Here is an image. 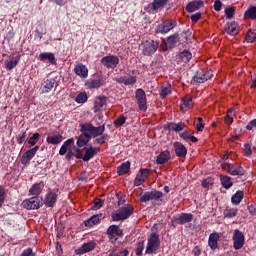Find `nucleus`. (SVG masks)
Here are the masks:
<instances>
[{
  "instance_id": "obj_1",
  "label": "nucleus",
  "mask_w": 256,
  "mask_h": 256,
  "mask_svg": "<svg viewBox=\"0 0 256 256\" xmlns=\"http://www.w3.org/2000/svg\"><path fill=\"white\" fill-rule=\"evenodd\" d=\"M59 155H66V161H71L73 157H76V159H81L83 161V154L81 153V148H79V146H75V138H70L62 144L59 150Z\"/></svg>"
},
{
  "instance_id": "obj_2",
  "label": "nucleus",
  "mask_w": 256,
  "mask_h": 256,
  "mask_svg": "<svg viewBox=\"0 0 256 256\" xmlns=\"http://www.w3.org/2000/svg\"><path fill=\"white\" fill-rule=\"evenodd\" d=\"M135 209L133 208L132 205L126 204L122 207H120L118 210H116L114 213L111 215L112 221H125L133 215V212Z\"/></svg>"
},
{
  "instance_id": "obj_3",
  "label": "nucleus",
  "mask_w": 256,
  "mask_h": 256,
  "mask_svg": "<svg viewBox=\"0 0 256 256\" xmlns=\"http://www.w3.org/2000/svg\"><path fill=\"white\" fill-rule=\"evenodd\" d=\"M81 133H88L91 138L95 139L97 137H101V135L105 134V124L100 125L98 127L93 126L91 123H85L80 125Z\"/></svg>"
},
{
  "instance_id": "obj_4",
  "label": "nucleus",
  "mask_w": 256,
  "mask_h": 256,
  "mask_svg": "<svg viewBox=\"0 0 256 256\" xmlns=\"http://www.w3.org/2000/svg\"><path fill=\"white\" fill-rule=\"evenodd\" d=\"M140 47L144 57H153L159 49V40H146L141 43Z\"/></svg>"
},
{
  "instance_id": "obj_5",
  "label": "nucleus",
  "mask_w": 256,
  "mask_h": 256,
  "mask_svg": "<svg viewBox=\"0 0 256 256\" xmlns=\"http://www.w3.org/2000/svg\"><path fill=\"white\" fill-rule=\"evenodd\" d=\"M159 247H161V240L159 239V234L152 233L148 238L145 254L153 255L157 253V251H159Z\"/></svg>"
},
{
  "instance_id": "obj_6",
  "label": "nucleus",
  "mask_w": 256,
  "mask_h": 256,
  "mask_svg": "<svg viewBox=\"0 0 256 256\" xmlns=\"http://www.w3.org/2000/svg\"><path fill=\"white\" fill-rule=\"evenodd\" d=\"M23 209H27V211H35L37 209H41L43 207V198L39 196H33L31 198L25 199L22 201Z\"/></svg>"
},
{
  "instance_id": "obj_7",
  "label": "nucleus",
  "mask_w": 256,
  "mask_h": 256,
  "mask_svg": "<svg viewBox=\"0 0 256 256\" xmlns=\"http://www.w3.org/2000/svg\"><path fill=\"white\" fill-rule=\"evenodd\" d=\"M222 169L227 171L229 175L232 177H243L245 175V169L241 167L239 164H231L229 162L222 163Z\"/></svg>"
},
{
  "instance_id": "obj_8",
  "label": "nucleus",
  "mask_w": 256,
  "mask_h": 256,
  "mask_svg": "<svg viewBox=\"0 0 256 256\" xmlns=\"http://www.w3.org/2000/svg\"><path fill=\"white\" fill-rule=\"evenodd\" d=\"M175 27H177V21L168 19L158 24L155 28V31L156 33H162L165 35V33H169V31L175 29Z\"/></svg>"
},
{
  "instance_id": "obj_9",
  "label": "nucleus",
  "mask_w": 256,
  "mask_h": 256,
  "mask_svg": "<svg viewBox=\"0 0 256 256\" xmlns=\"http://www.w3.org/2000/svg\"><path fill=\"white\" fill-rule=\"evenodd\" d=\"M135 99L139 109L145 113V111H147V94H145V90L141 88L137 89L135 92Z\"/></svg>"
},
{
  "instance_id": "obj_10",
  "label": "nucleus",
  "mask_w": 256,
  "mask_h": 256,
  "mask_svg": "<svg viewBox=\"0 0 256 256\" xmlns=\"http://www.w3.org/2000/svg\"><path fill=\"white\" fill-rule=\"evenodd\" d=\"M232 240L233 248L236 249V251H239V249H243V245H245V234L239 229H235Z\"/></svg>"
},
{
  "instance_id": "obj_11",
  "label": "nucleus",
  "mask_w": 256,
  "mask_h": 256,
  "mask_svg": "<svg viewBox=\"0 0 256 256\" xmlns=\"http://www.w3.org/2000/svg\"><path fill=\"white\" fill-rule=\"evenodd\" d=\"M209 79H213V73L203 69L198 70L193 76V81L195 83H205V81H209Z\"/></svg>"
},
{
  "instance_id": "obj_12",
  "label": "nucleus",
  "mask_w": 256,
  "mask_h": 256,
  "mask_svg": "<svg viewBox=\"0 0 256 256\" xmlns=\"http://www.w3.org/2000/svg\"><path fill=\"white\" fill-rule=\"evenodd\" d=\"M107 235L109 240L114 243V241H117L116 237H123V230L117 225H111L107 229Z\"/></svg>"
},
{
  "instance_id": "obj_13",
  "label": "nucleus",
  "mask_w": 256,
  "mask_h": 256,
  "mask_svg": "<svg viewBox=\"0 0 256 256\" xmlns=\"http://www.w3.org/2000/svg\"><path fill=\"white\" fill-rule=\"evenodd\" d=\"M37 151H39V145L34 146L33 148L27 150L21 157L20 162L22 165H29L31 159L37 155Z\"/></svg>"
},
{
  "instance_id": "obj_14",
  "label": "nucleus",
  "mask_w": 256,
  "mask_h": 256,
  "mask_svg": "<svg viewBox=\"0 0 256 256\" xmlns=\"http://www.w3.org/2000/svg\"><path fill=\"white\" fill-rule=\"evenodd\" d=\"M101 63L104 67H107V69H115V67L119 65V57L114 55L105 56L101 59Z\"/></svg>"
},
{
  "instance_id": "obj_15",
  "label": "nucleus",
  "mask_w": 256,
  "mask_h": 256,
  "mask_svg": "<svg viewBox=\"0 0 256 256\" xmlns=\"http://www.w3.org/2000/svg\"><path fill=\"white\" fill-rule=\"evenodd\" d=\"M99 151H101V148L95 147L93 144H89L83 156L84 163H89V161H91V159H93V157H95Z\"/></svg>"
},
{
  "instance_id": "obj_16",
  "label": "nucleus",
  "mask_w": 256,
  "mask_h": 256,
  "mask_svg": "<svg viewBox=\"0 0 256 256\" xmlns=\"http://www.w3.org/2000/svg\"><path fill=\"white\" fill-rule=\"evenodd\" d=\"M107 81L105 76H99L98 79H89L86 83L88 89H99V87H103Z\"/></svg>"
},
{
  "instance_id": "obj_17",
  "label": "nucleus",
  "mask_w": 256,
  "mask_h": 256,
  "mask_svg": "<svg viewBox=\"0 0 256 256\" xmlns=\"http://www.w3.org/2000/svg\"><path fill=\"white\" fill-rule=\"evenodd\" d=\"M57 193L50 191L48 192L43 200V205H45V207H55V204L57 203Z\"/></svg>"
},
{
  "instance_id": "obj_18",
  "label": "nucleus",
  "mask_w": 256,
  "mask_h": 256,
  "mask_svg": "<svg viewBox=\"0 0 256 256\" xmlns=\"http://www.w3.org/2000/svg\"><path fill=\"white\" fill-rule=\"evenodd\" d=\"M219 239H221V236L217 232H213L209 235L208 246L212 251L219 249Z\"/></svg>"
},
{
  "instance_id": "obj_19",
  "label": "nucleus",
  "mask_w": 256,
  "mask_h": 256,
  "mask_svg": "<svg viewBox=\"0 0 256 256\" xmlns=\"http://www.w3.org/2000/svg\"><path fill=\"white\" fill-rule=\"evenodd\" d=\"M96 246L97 244H95L93 241L84 243L80 248L76 249V255H85V253H91Z\"/></svg>"
},
{
  "instance_id": "obj_20",
  "label": "nucleus",
  "mask_w": 256,
  "mask_h": 256,
  "mask_svg": "<svg viewBox=\"0 0 256 256\" xmlns=\"http://www.w3.org/2000/svg\"><path fill=\"white\" fill-rule=\"evenodd\" d=\"M173 148H174L176 157H180L181 159L187 157V147H185L183 143L174 142Z\"/></svg>"
},
{
  "instance_id": "obj_21",
  "label": "nucleus",
  "mask_w": 256,
  "mask_h": 256,
  "mask_svg": "<svg viewBox=\"0 0 256 256\" xmlns=\"http://www.w3.org/2000/svg\"><path fill=\"white\" fill-rule=\"evenodd\" d=\"M115 81L120 85H125L126 87H129L137 83V76H130L128 78L127 76H121L119 78H115Z\"/></svg>"
},
{
  "instance_id": "obj_22",
  "label": "nucleus",
  "mask_w": 256,
  "mask_h": 256,
  "mask_svg": "<svg viewBox=\"0 0 256 256\" xmlns=\"http://www.w3.org/2000/svg\"><path fill=\"white\" fill-rule=\"evenodd\" d=\"M205 2H203V0H195L192 2H189L186 5V11L188 13H195V11H199V9H201V7H204Z\"/></svg>"
},
{
  "instance_id": "obj_23",
  "label": "nucleus",
  "mask_w": 256,
  "mask_h": 256,
  "mask_svg": "<svg viewBox=\"0 0 256 256\" xmlns=\"http://www.w3.org/2000/svg\"><path fill=\"white\" fill-rule=\"evenodd\" d=\"M193 59V54L189 50H184L177 54L176 61L177 63H189Z\"/></svg>"
},
{
  "instance_id": "obj_24",
  "label": "nucleus",
  "mask_w": 256,
  "mask_h": 256,
  "mask_svg": "<svg viewBox=\"0 0 256 256\" xmlns=\"http://www.w3.org/2000/svg\"><path fill=\"white\" fill-rule=\"evenodd\" d=\"M171 160V152L169 150L162 151L156 158L157 165H165Z\"/></svg>"
},
{
  "instance_id": "obj_25",
  "label": "nucleus",
  "mask_w": 256,
  "mask_h": 256,
  "mask_svg": "<svg viewBox=\"0 0 256 256\" xmlns=\"http://www.w3.org/2000/svg\"><path fill=\"white\" fill-rule=\"evenodd\" d=\"M90 141H91V135L88 132H82V134H80L77 137L76 145L79 148L85 147V145H87Z\"/></svg>"
},
{
  "instance_id": "obj_26",
  "label": "nucleus",
  "mask_w": 256,
  "mask_h": 256,
  "mask_svg": "<svg viewBox=\"0 0 256 256\" xmlns=\"http://www.w3.org/2000/svg\"><path fill=\"white\" fill-rule=\"evenodd\" d=\"M56 80L54 78L46 79L41 84V92L42 93H51L53 91V87H55Z\"/></svg>"
},
{
  "instance_id": "obj_27",
  "label": "nucleus",
  "mask_w": 256,
  "mask_h": 256,
  "mask_svg": "<svg viewBox=\"0 0 256 256\" xmlns=\"http://www.w3.org/2000/svg\"><path fill=\"white\" fill-rule=\"evenodd\" d=\"M164 129H166L167 131H175V133H179V131H183L185 129V123L170 122L164 126Z\"/></svg>"
},
{
  "instance_id": "obj_28",
  "label": "nucleus",
  "mask_w": 256,
  "mask_h": 256,
  "mask_svg": "<svg viewBox=\"0 0 256 256\" xmlns=\"http://www.w3.org/2000/svg\"><path fill=\"white\" fill-rule=\"evenodd\" d=\"M19 61H21V55H17L16 57L10 58V60L5 61V69L7 71H13L19 65Z\"/></svg>"
},
{
  "instance_id": "obj_29",
  "label": "nucleus",
  "mask_w": 256,
  "mask_h": 256,
  "mask_svg": "<svg viewBox=\"0 0 256 256\" xmlns=\"http://www.w3.org/2000/svg\"><path fill=\"white\" fill-rule=\"evenodd\" d=\"M181 102L180 109L183 113H186V111L193 107V98L190 95H186Z\"/></svg>"
},
{
  "instance_id": "obj_30",
  "label": "nucleus",
  "mask_w": 256,
  "mask_h": 256,
  "mask_svg": "<svg viewBox=\"0 0 256 256\" xmlns=\"http://www.w3.org/2000/svg\"><path fill=\"white\" fill-rule=\"evenodd\" d=\"M74 73H76L78 77H81L82 79H87V77H89V70L83 64L76 65L74 68Z\"/></svg>"
},
{
  "instance_id": "obj_31",
  "label": "nucleus",
  "mask_w": 256,
  "mask_h": 256,
  "mask_svg": "<svg viewBox=\"0 0 256 256\" xmlns=\"http://www.w3.org/2000/svg\"><path fill=\"white\" fill-rule=\"evenodd\" d=\"M40 61H49L51 65H57V60L55 59V54L51 52H43L39 54Z\"/></svg>"
},
{
  "instance_id": "obj_32",
  "label": "nucleus",
  "mask_w": 256,
  "mask_h": 256,
  "mask_svg": "<svg viewBox=\"0 0 256 256\" xmlns=\"http://www.w3.org/2000/svg\"><path fill=\"white\" fill-rule=\"evenodd\" d=\"M107 103V97L99 96L94 101V113H99L100 109H103V105Z\"/></svg>"
},
{
  "instance_id": "obj_33",
  "label": "nucleus",
  "mask_w": 256,
  "mask_h": 256,
  "mask_svg": "<svg viewBox=\"0 0 256 256\" xmlns=\"http://www.w3.org/2000/svg\"><path fill=\"white\" fill-rule=\"evenodd\" d=\"M43 191V183H35L29 190V194L33 197H39Z\"/></svg>"
},
{
  "instance_id": "obj_34",
  "label": "nucleus",
  "mask_w": 256,
  "mask_h": 256,
  "mask_svg": "<svg viewBox=\"0 0 256 256\" xmlns=\"http://www.w3.org/2000/svg\"><path fill=\"white\" fill-rule=\"evenodd\" d=\"M131 170V162L127 161L122 163L117 168V174L121 177L122 175H127L129 171Z\"/></svg>"
},
{
  "instance_id": "obj_35",
  "label": "nucleus",
  "mask_w": 256,
  "mask_h": 256,
  "mask_svg": "<svg viewBox=\"0 0 256 256\" xmlns=\"http://www.w3.org/2000/svg\"><path fill=\"white\" fill-rule=\"evenodd\" d=\"M220 182L224 189H231L233 187V180L230 176L220 175Z\"/></svg>"
},
{
  "instance_id": "obj_36",
  "label": "nucleus",
  "mask_w": 256,
  "mask_h": 256,
  "mask_svg": "<svg viewBox=\"0 0 256 256\" xmlns=\"http://www.w3.org/2000/svg\"><path fill=\"white\" fill-rule=\"evenodd\" d=\"M224 31L228 33V35H237L239 33V30H237V23H227L224 27Z\"/></svg>"
},
{
  "instance_id": "obj_37",
  "label": "nucleus",
  "mask_w": 256,
  "mask_h": 256,
  "mask_svg": "<svg viewBox=\"0 0 256 256\" xmlns=\"http://www.w3.org/2000/svg\"><path fill=\"white\" fill-rule=\"evenodd\" d=\"M177 41H179V34L175 33L167 38L166 47L173 49L177 45Z\"/></svg>"
},
{
  "instance_id": "obj_38",
  "label": "nucleus",
  "mask_w": 256,
  "mask_h": 256,
  "mask_svg": "<svg viewBox=\"0 0 256 256\" xmlns=\"http://www.w3.org/2000/svg\"><path fill=\"white\" fill-rule=\"evenodd\" d=\"M63 141V136L61 134L53 135V136H47L46 142L49 145H59Z\"/></svg>"
},
{
  "instance_id": "obj_39",
  "label": "nucleus",
  "mask_w": 256,
  "mask_h": 256,
  "mask_svg": "<svg viewBox=\"0 0 256 256\" xmlns=\"http://www.w3.org/2000/svg\"><path fill=\"white\" fill-rule=\"evenodd\" d=\"M243 197H245V193L241 190H238L231 198L232 205H239V203L243 201Z\"/></svg>"
},
{
  "instance_id": "obj_40",
  "label": "nucleus",
  "mask_w": 256,
  "mask_h": 256,
  "mask_svg": "<svg viewBox=\"0 0 256 256\" xmlns=\"http://www.w3.org/2000/svg\"><path fill=\"white\" fill-rule=\"evenodd\" d=\"M180 225H185V223H191L193 221V214L191 213H182L178 215Z\"/></svg>"
},
{
  "instance_id": "obj_41",
  "label": "nucleus",
  "mask_w": 256,
  "mask_h": 256,
  "mask_svg": "<svg viewBox=\"0 0 256 256\" xmlns=\"http://www.w3.org/2000/svg\"><path fill=\"white\" fill-rule=\"evenodd\" d=\"M159 95L161 99H166L168 95H171V84L162 85Z\"/></svg>"
},
{
  "instance_id": "obj_42",
  "label": "nucleus",
  "mask_w": 256,
  "mask_h": 256,
  "mask_svg": "<svg viewBox=\"0 0 256 256\" xmlns=\"http://www.w3.org/2000/svg\"><path fill=\"white\" fill-rule=\"evenodd\" d=\"M109 141V134L104 133L93 140V145H104Z\"/></svg>"
},
{
  "instance_id": "obj_43",
  "label": "nucleus",
  "mask_w": 256,
  "mask_h": 256,
  "mask_svg": "<svg viewBox=\"0 0 256 256\" xmlns=\"http://www.w3.org/2000/svg\"><path fill=\"white\" fill-rule=\"evenodd\" d=\"M169 3V0H153L152 9L153 11H159L162 7H165Z\"/></svg>"
},
{
  "instance_id": "obj_44",
  "label": "nucleus",
  "mask_w": 256,
  "mask_h": 256,
  "mask_svg": "<svg viewBox=\"0 0 256 256\" xmlns=\"http://www.w3.org/2000/svg\"><path fill=\"white\" fill-rule=\"evenodd\" d=\"M245 19H256V6H250L244 13Z\"/></svg>"
},
{
  "instance_id": "obj_45",
  "label": "nucleus",
  "mask_w": 256,
  "mask_h": 256,
  "mask_svg": "<svg viewBox=\"0 0 256 256\" xmlns=\"http://www.w3.org/2000/svg\"><path fill=\"white\" fill-rule=\"evenodd\" d=\"M237 208H226L223 212L225 219H233V217H237Z\"/></svg>"
},
{
  "instance_id": "obj_46",
  "label": "nucleus",
  "mask_w": 256,
  "mask_h": 256,
  "mask_svg": "<svg viewBox=\"0 0 256 256\" xmlns=\"http://www.w3.org/2000/svg\"><path fill=\"white\" fill-rule=\"evenodd\" d=\"M101 221V216L94 215L90 219L84 221L85 227H93V225H97Z\"/></svg>"
},
{
  "instance_id": "obj_47",
  "label": "nucleus",
  "mask_w": 256,
  "mask_h": 256,
  "mask_svg": "<svg viewBox=\"0 0 256 256\" xmlns=\"http://www.w3.org/2000/svg\"><path fill=\"white\" fill-rule=\"evenodd\" d=\"M152 197V201H163V192L159 190L149 191Z\"/></svg>"
},
{
  "instance_id": "obj_48",
  "label": "nucleus",
  "mask_w": 256,
  "mask_h": 256,
  "mask_svg": "<svg viewBox=\"0 0 256 256\" xmlns=\"http://www.w3.org/2000/svg\"><path fill=\"white\" fill-rule=\"evenodd\" d=\"M41 139V134L39 133H34L27 141L28 145L31 147H35L37 145V141Z\"/></svg>"
},
{
  "instance_id": "obj_49",
  "label": "nucleus",
  "mask_w": 256,
  "mask_h": 256,
  "mask_svg": "<svg viewBox=\"0 0 256 256\" xmlns=\"http://www.w3.org/2000/svg\"><path fill=\"white\" fill-rule=\"evenodd\" d=\"M246 42L247 43H255L256 41V30H249V32L246 35Z\"/></svg>"
},
{
  "instance_id": "obj_50",
  "label": "nucleus",
  "mask_w": 256,
  "mask_h": 256,
  "mask_svg": "<svg viewBox=\"0 0 256 256\" xmlns=\"http://www.w3.org/2000/svg\"><path fill=\"white\" fill-rule=\"evenodd\" d=\"M89 99V97H87V93L85 92H80L76 98L75 101L76 103H87V100Z\"/></svg>"
},
{
  "instance_id": "obj_51",
  "label": "nucleus",
  "mask_w": 256,
  "mask_h": 256,
  "mask_svg": "<svg viewBox=\"0 0 256 256\" xmlns=\"http://www.w3.org/2000/svg\"><path fill=\"white\" fill-rule=\"evenodd\" d=\"M145 249V241H138L136 243V255L141 256L143 255V250Z\"/></svg>"
},
{
  "instance_id": "obj_52",
  "label": "nucleus",
  "mask_w": 256,
  "mask_h": 256,
  "mask_svg": "<svg viewBox=\"0 0 256 256\" xmlns=\"http://www.w3.org/2000/svg\"><path fill=\"white\" fill-rule=\"evenodd\" d=\"M127 121V117L121 115L114 120L115 127H123Z\"/></svg>"
},
{
  "instance_id": "obj_53",
  "label": "nucleus",
  "mask_w": 256,
  "mask_h": 256,
  "mask_svg": "<svg viewBox=\"0 0 256 256\" xmlns=\"http://www.w3.org/2000/svg\"><path fill=\"white\" fill-rule=\"evenodd\" d=\"M149 201H153L151 193L149 191L145 192L140 196V203H147Z\"/></svg>"
},
{
  "instance_id": "obj_54",
  "label": "nucleus",
  "mask_w": 256,
  "mask_h": 256,
  "mask_svg": "<svg viewBox=\"0 0 256 256\" xmlns=\"http://www.w3.org/2000/svg\"><path fill=\"white\" fill-rule=\"evenodd\" d=\"M5 199H7V193L5 192V188H3V186L0 185V207H3Z\"/></svg>"
},
{
  "instance_id": "obj_55",
  "label": "nucleus",
  "mask_w": 256,
  "mask_h": 256,
  "mask_svg": "<svg viewBox=\"0 0 256 256\" xmlns=\"http://www.w3.org/2000/svg\"><path fill=\"white\" fill-rule=\"evenodd\" d=\"M104 204H105V200H101L97 198L94 200V205L92 206V209L97 211V209H101V207H103Z\"/></svg>"
},
{
  "instance_id": "obj_56",
  "label": "nucleus",
  "mask_w": 256,
  "mask_h": 256,
  "mask_svg": "<svg viewBox=\"0 0 256 256\" xmlns=\"http://www.w3.org/2000/svg\"><path fill=\"white\" fill-rule=\"evenodd\" d=\"M145 183V178L141 175L137 174L135 180H134V186L135 187H141L142 184Z\"/></svg>"
},
{
  "instance_id": "obj_57",
  "label": "nucleus",
  "mask_w": 256,
  "mask_h": 256,
  "mask_svg": "<svg viewBox=\"0 0 256 256\" xmlns=\"http://www.w3.org/2000/svg\"><path fill=\"white\" fill-rule=\"evenodd\" d=\"M226 19H233V15H235V8L228 7L225 9Z\"/></svg>"
},
{
  "instance_id": "obj_58",
  "label": "nucleus",
  "mask_w": 256,
  "mask_h": 256,
  "mask_svg": "<svg viewBox=\"0 0 256 256\" xmlns=\"http://www.w3.org/2000/svg\"><path fill=\"white\" fill-rule=\"evenodd\" d=\"M27 139V132H23L22 134H19L16 137V141L19 145H23L25 143V140Z\"/></svg>"
},
{
  "instance_id": "obj_59",
  "label": "nucleus",
  "mask_w": 256,
  "mask_h": 256,
  "mask_svg": "<svg viewBox=\"0 0 256 256\" xmlns=\"http://www.w3.org/2000/svg\"><path fill=\"white\" fill-rule=\"evenodd\" d=\"M244 155L245 157H251V155H253V150L251 149V145L248 143L244 144Z\"/></svg>"
},
{
  "instance_id": "obj_60",
  "label": "nucleus",
  "mask_w": 256,
  "mask_h": 256,
  "mask_svg": "<svg viewBox=\"0 0 256 256\" xmlns=\"http://www.w3.org/2000/svg\"><path fill=\"white\" fill-rule=\"evenodd\" d=\"M149 173H151V170L150 169H147V168H143V169H140L139 171V175L142 176L144 179H147L149 177Z\"/></svg>"
},
{
  "instance_id": "obj_61",
  "label": "nucleus",
  "mask_w": 256,
  "mask_h": 256,
  "mask_svg": "<svg viewBox=\"0 0 256 256\" xmlns=\"http://www.w3.org/2000/svg\"><path fill=\"white\" fill-rule=\"evenodd\" d=\"M170 225L172 226V227H177L178 225H181L180 224V222H179V216L177 215V216H173L172 218H171V222H170Z\"/></svg>"
},
{
  "instance_id": "obj_62",
  "label": "nucleus",
  "mask_w": 256,
  "mask_h": 256,
  "mask_svg": "<svg viewBox=\"0 0 256 256\" xmlns=\"http://www.w3.org/2000/svg\"><path fill=\"white\" fill-rule=\"evenodd\" d=\"M256 127V118L251 120L247 125L246 129L247 131H253V128Z\"/></svg>"
},
{
  "instance_id": "obj_63",
  "label": "nucleus",
  "mask_w": 256,
  "mask_h": 256,
  "mask_svg": "<svg viewBox=\"0 0 256 256\" xmlns=\"http://www.w3.org/2000/svg\"><path fill=\"white\" fill-rule=\"evenodd\" d=\"M223 3L220 0H215L214 2V11H221Z\"/></svg>"
},
{
  "instance_id": "obj_64",
  "label": "nucleus",
  "mask_w": 256,
  "mask_h": 256,
  "mask_svg": "<svg viewBox=\"0 0 256 256\" xmlns=\"http://www.w3.org/2000/svg\"><path fill=\"white\" fill-rule=\"evenodd\" d=\"M192 23H197V21H199V19H201V13H196V14H193L191 17H190Z\"/></svg>"
}]
</instances>
